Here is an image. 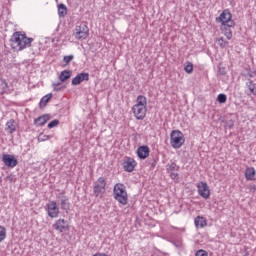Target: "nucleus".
Returning <instances> with one entry per match:
<instances>
[{
  "label": "nucleus",
  "instance_id": "f257e3e1",
  "mask_svg": "<svg viewBox=\"0 0 256 256\" xmlns=\"http://www.w3.org/2000/svg\"><path fill=\"white\" fill-rule=\"evenodd\" d=\"M33 43V38L27 37L21 32H15L10 39V46L14 51H23Z\"/></svg>",
  "mask_w": 256,
  "mask_h": 256
},
{
  "label": "nucleus",
  "instance_id": "f03ea898",
  "mask_svg": "<svg viewBox=\"0 0 256 256\" xmlns=\"http://www.w3.org/2000/svg\"><path fill=\"white\" fill-rule=\"evenodd\" d=\"M132 112L138 121H143L147 115V97L139 95L136 104L132 107Z\"/></svg>",
  "mask_w": 256,
  "mask_h": 256
},
{
  "label": "nucleus",
  "instance_id": "7ed1b4c3",
  "mask_svg": "<svg viewBox=\"0 0 256 256\" xmlns=\"http://www.w3.org/2000/svg\"><path fill=\"white\" fill-rule=\"evenodd\" d=\"M113 197L120 205H127L129 203V195L125 184L117 183L114 185Z\"/></svg>",
  "mask_w": 256,
  "mask_h": 256
},
{
  "label": "nucleus",
  "instance_id": "20e7f679",
  "mask_svg": "<svg viewBox=\"0 0 256 256\" xmlns=\"http://www.w3.org/2000/svg\"><path fill=\"white\" fill-rule=\"evenodd\" d=\"M170 145L173 149H181L185 145V136L181 130H173L171 132Z\"/></svg>",
  "mask_w": 256,
  "mask_h": 256
},
{
  "label": "nucleus",
  "instance_id": "39448f33",
  "mask_svg": "<svg viewBox=\"0 0 256 256\" xmlns=\"http://www.w3.org/2000/svg\"><path fill=\"white\" fill-rule=\"evenodd\" d=\"M107 187V178L99 177L93 185V193L95 197H99L100 199L105 195V191Z\"/></svg>",
  "mask_w": 256,
  "mask_h": 256
},
{
  "label": "nucleus",
  "instance_id": "423d86ee",
  "mask_svg": "<svg viewBox=\"0 0 256 256\" xmlns=\"http://www.w3.org/2000/svg\"><path fill=\"white\" fill-rule=\"evenodd\" d=\"M87 37H89V27H87V24L82 23L79 26H76L75 39L83 41L84 39H87Z\"/></svg>",
  "mask_w": 256,
  "mask_h": 256
},
{
  "label": "nucleus",
  "instance_id": "0eeeda50",
  "mask_svg": "<svg viewBox=\"0 0 256 256\" xmlns=\"http://www.w3.org/2000/svg\"><path fill=\"white\" fill-rule=\"evenodd\" d=\"M233 22V14H231L229 9L223 10L220 16L216 18V23H221V25H224L225 23H230L232 25Z\"/></svg>",
  "mask_w": 256,
  "mask_h": 256
},
{
  "label": "nucleus",
  "instance_id": "6e6552de",
  "mask_svg": "<svg viewBox=\"0 0 256 256\" xmlns=\"http://www.w3.org/2000/svg\"><path fill=\"white\" fill-rule=\"evenodd\" d=\"M198 195L203 199H209L211 197V189H209V185L207 182H199L197 184Z\"/></svg>",
  "mask_w": 256,
  "mask_h": 256
},
{
  "label": "nucleus",
  "instance_id": "1a4fd4ad",
  "mask_svg": "<svg viewBox=\"0 0 256 256\" xmlns=\"http://www.w3.org/2000/svg\"><path fill=\"white\" fill-rule=\"evenodd\" d=\"M46 207L48 217H51V219H57V217H59V206H57L56 201H51L46 204Z\"/></svg>",
  "mask_w": 256,
  "mask_h": 256
},
{
  "label": "nucleus",
  "instance_id": "9d476101",
  "mask_svg": "<svg viewBox=\"0 0 256 256\" xmlns=\"http://www.w3.org/2000/svg\"><path fill=\"white\" fill-rule=\"evenodd\" d=\"M53 229L59 233H65L69 231V222L63 218H60L53 224Z\"/></svg>",
  "mask_w": 256,
  "mask_h": 256
},
{
  "label": "nucleus",
  "instance_id": "9b49d317",
  "mask_svg": "<svg viewBox=\"0 0 256 256\" xmlns=\"http://www.w3.org/2000/svg\"><path fill=\"white\" fill-rule=\"evenodd\" d=\"M58 199L60 201V207L62 211H66V213L71 209V202H69V197L65 196V193L62 192L58 195Z\"/></svg>",
  "mask_w": 256,
  "mask_h": 256
},
{
  "label": "nucleus",
  "instance_id": "f8f14e48",
  "mask_svg": "<svg viewBox=\"0 0 256 256\" xmlns=\"http://www.w3.org/2000/svg\"><path fill=\"white\" fill-rule=\"evenodd\" d=\"M2 161L6 167H10L13 169V167H17V158L11 154H3Z\"/></svg>",
  "mask_w": 256,
  "mask_h": 256
},
{
  "label": "nucleus",
  "instance_id": "ddd939ff",
  "mask_svg": "<svg viewBox=\"0 0 256 256\" xmlns=\"http://www.w3.org/2000/svg\"><path fill=\"white\" fill-rule=\"evenodd\" d=\"M123 169L127 173H133L135 171V167L137 166V162L135 159L128 157L124 162H123Z\"/></svg>",
  "mask_w": 256,
  "mask_h": 256
},
{
  "label": "nucleus",
  "instance_id": "4468645a",
  "mask_svg": "<svg viewBox=\"0 0 256 256\" xmlns=\"http://www.w3.org/2000/svg\"><path fill=\"white\" fill-rule=\"evenodd\" d=\"M83 81H89V73L81 72L72 79V85H81Z\"/></svg>",
  "mask_w": 256,
  "mask_h": 256
},
{
  "label": "nucleus",
  "instance_id": "2eb2a0df",
  "mask_svg": "<svg viewBox=\"0 0 256 256\" xmlns=\"http://www.w3.org/2000/svg\"><path fill=\"white\" fill-rule=\"evenodd\" d=\"M150 153H151V150L147 145L139 146L137 149V156L139 157V159H147Z\"/></svg>",
  "mask_w": 256,
  "mask_h": 256
},
{
  "label": "nucleus",
  "instance_id": "dca6fc26",
  "mask_svg": "<svg viewBox=\"0 0 256 256\" xmlns=\"http://www.w3.org/2000/svg\"><path fill=\"white\" fill-rule=\"evenodd\" d=\"M50 119L51 115L44 114L34 120V125H36V127H43V125H45V123H47V121H49Z\"/></svg>",
  "mask_w": 256,
  "mask_h": 256
},
{
  "label": "nucleus",
  "instance_id": "f3484780",
  "mask_svg": "<svg viewBox=\"0 0 256 256\" xmlns=\"http://www.w3.org/2000/svg\"><path fill=\"white\" fill-rule=\"evenodd\" d=\"M195 227L203 229V227H207V219L203 216H197L194 220Z\"/></svg>",
  "mask_w": 256,
  "mask_h": 256
},
{
  "label": "nucleus",
  "instance_id": "a211bd4d",
  "mask_svg": "<svg viewBox=\"0 0 256 256\" xmlns=\"http://www.w3.org/2000/svg\"><path fill=\"white\" fill-rule=\"evenodd\" d=\"M256 171L253 167L246 168L245 177L247 181H255Z\"/></svg>",
  "mask_w": 256,
  "mask_h": 256
},
{
  "label": "nucleus",
  "instance_id": "6ab92c4d",
  "mask_svg": "<svg viewBox=\"0 0 256 256\" xmlns=\"http://www.w3.org/2000/svg\"><path fill=\"white\" fill-rule=\"evenodd\" d=\"M6 129L8 133H15L17 131V122L14 119H10L6 123Z\"/></svg>",
  "mask_w": 256,
  "mask_h": 256
},
{
  "label": "nucleus",
  "instance_id": "aec40b11",
  "mask_svg": "<svg viewBox=\"0 0 256 256\" xmlns=\"http://www.w3.org/2000/svg\"><path fill=\"white\" fill-rule=\"evenodd\" d=\"M52 97H53V94H52V93H49V94L43 96V97L41 98V100H40V103H39L40 109H45V107H47V103H48L49 101H51Z\"/></svg>",
  "mask_w": 256,
  "mask_h": 256
},
{
  "label": "nucleus",
  "instance_id": "412c9836",
  "mask_svg": "<svg viewBox=\"0 0 256 256\" xmlns=\"http://www.w3.org/2000/svg\"><path fill=\"white\" fill-rule=\"evenodd\" d=\"M179 169H181V167L175 162H170L166 165L167 173H174V171H179Z\"/></svg>",
  "mask_w": 256,
  "mask_h": 256
},
{
  "label": "nucleus",
  "instance_id": "4be33fe9",
  "mask_svg": "<svg viewBox=\"0 0 256 256\" xmlns=\"http://www.w3.org/2000/svg\"><path fill=\"white\" fill-rule=\"evenodd\" d=\"M59 79L61 83H65L68 79H71V71L64 70L60 73Z\"/></svg>",
  "mask_w": 256,
  "mask_h": 256
},
{
  "label": "nucleus",
  "instance_id": "5701e85b",
  "mask_svg": "<svg viewBox=\"0 0 256 256\" xmlns=\"http://www.w3.org/2000/svg\"><path fill=\"white\" fill-rule=\"evenodd\" d=\"M246 86L248 87L250 93L256 97V84L253 82V80L248 79Z\"/></svg>",
  "mask_w": 256,
  "mask_h": 256
},
{
  "label": "nucleus",
  "instance_id": "b1692460",
  "mask_svg": "<svg viewBox=\"0 0 256 256\" xmlns=\"http://www.w3.org/2000/svg\"><path fill=\"white\" fill-rule=\"evenodd\" d=\"M58 15L59 17H65L67 15V6L65 4L58 5Z\"/></svg>",
  "mask_w": 256,
  "mask_h": 256
},
{
  "label": "nucleus",
  "instance_id": "393cba45",
  "mask_svg": "<svg viewBox=\"0 0 256 256\" xmlns=\"http://www.w3.org/2000/svg\"><path fill=\"white\" fill-rule=\"evenodd\" d=\"M235 28V22H232L231 23H225V24H221V31L222 32H225V31H231V29H234Z\"/></svg>",
  "mask_w": 256,
  "mask_h": 256
},
{
  "label": "nucleus",
  "instance_id": "a878e982",
  "mask_svg": "<svg viewBox=\"0 0 256 256\" xmlns=\"http://www.w3.org/2000/svg\"><path fill=\"white\" fill-rule=\"evenodd\" d=\"M7 238V229L3 226H0V243H3Z\"/></svg>",
  "mask_w": 256,
  "mask_h": 256
},
{
  "label": "nucleus",
  "instance_id": "bb28decb",
  "mask_svg": "<svg viewBox=\"0 0 256 256\" xmlns=\"http://www.w3.org/2000/svg\"><path fill=\"white\" fill-rule=\"evenodd\" d=\"M184 71L186 73H188V75H191V73H193V63L191 62H186L185 66H184Z\"/></svg>",
  "mask_w": 256,
  "mask_h": 256
},
{
  "label": "nucleus",
  "instance_id": "cd10ccee",
  "mask_svg": "<svg viewBox=\"0 0 256 256\" xmlns=\"http://www.w3.org/2000/svg\"><path fill=\"white\" fill-rule=\"evenodd\" d=\"M168 174L170 175V179H172V181H174L175 183H179V173L170 172Z\"/></svg>",
  "mask_w": 256,
  "mask_h": 256
},
{
  "label": "nucleus",
  "instance_id": "c85d7f7f",
  "mask_svg": "<svg viewBox=\"0 0 256 256\" xmlns=\"http://www.w3.org/2000/svg\"><path fill=\"white\" fill-rule=\"evenodd\" d=\"M217 101H218V103H221V104L227 103V95H225V94H219V95L217 96Z\"/></svg>",
  "mask_w": 256,
  "mask_h": 256
},
{
  "label": "nucleus",
  "instance_id": "c756f323",
  "mask_svg": "<svg viewBox=\"0 0 256 256\" xmlns=\"http://www.w3.org/2000/svg\"><path fill=\"white\" fill-rule=\"evenodd\" d=\"M49 139H51L50 135H45L43 133L39 134L38 136V141L41 143L43 141H49Z\"/></svg>",
  "mask_w": 256,
  "mask_h": 256
},
{
  "label": "nucleus",
  "instance_id": "7c9ffc66",
  "mask_svg": "<svg viewBox=\"0 0 256 256\" xmlns=\"http://www.w3.org/2000/svg\"><path fill=\"white\" fill-rule=\"evenodd\" d=\"M225 129H233L235 127V121L233 120H227L224 125Z\"/></svg>",
  "mask_w": 256,
  "mask_h": 256
},
{
  "label": "nucleus",
  "instance_id": "2f4dec72",
  "mask_svg": "<svg viewBox=\"0 0 256 256\" xmlns=\"http://www.w3.org/2000/svg\"><path fill=\"white\" fill-rule=\"evenodd\" d=\"M73 59H74L73 55H68V56H64L63 61L64 63H66L65 65H69Z\"/></svg>",
  "mask_w": 256,
  "mask_h": 256
},
{
  "label": "nucleus",
  "instance_id": "473e14b6",
  "mask_svg": "<svg viewBox=\"0 0 256 256\" xmlns=\"http://www.w3.org/2000/svg\"><path fill=\"white\" fill-rule=\"evenodd\" d=\"M59 125V120L55 119L48 123V129H53Z\"/></svg>",
  "mask_w": 256,
  "mask_h": 256
},
{
  "label": "nucleus",
  "instance_id": "72a5a7b5",
  "mask_svg": "<svg viewBox=\"0 0 256 256\" xmlns=\"http://www.w3.org/2000/svg\"><path fill=\"white\" fill-rule=\"evenodd\" d=\"M222 33H223V35H224L228 40L233 39V31H232V30L224 31V32H222Z\"/></svg>",
  "mask_w": 256,
  "mask_h": 256
},
{
  "label": "nucleus",
  "instance_id": "f704fd0d",
  "mask_svg": "<svg viewBox=\"0 0 256 256\" xmlns=\"http://www.w3.org/2000/svg\"><path fill=\"white\" fill-rule=\"evenodd\" d=\"M52 87H53L54 91H62L63 90V88H57V87H61V82L53 83Z\"/></svg>",
  "mask_w": 256,
  "mask_h": 256
},
{
  "label": "nucleus",
  "instance_id": "c9c22d12",
  "mask_svg": "<svg viewBox=\"0 0 256 256\" xmlns=\"http://www.w3.org/2000/svg\"><path fill=\"white\" fill-rule=\"evenodd\" d=\"M195 256H209V254L207 253V251L200 249L195 253Z\"/></svg>",
  "mask_w": 256,
  "mask_h": 256
},
{
  "label": "nucleus",
  "instance_id": "e433bc0d",
  "mask_svg": "<svg viewBox=\"0 0 256 256\" xmlns=\"http://www.w3.org/2000/svg\"><path fill=\"white\" fill-rule=\"evenodd\" d=\"M218 45L223 48L227 45V42H225V39L219 38L218 39Z\"/></svg>",
  "mask_w": 256,
  "mask_h": 256
},
{
  "label": "nucleus",
  "instance_id": "4c0bfd02",
  "mask_svg": "<svg viewBox=\"0 0 256 256\" xmlns=\"http://www.w3.org/2000/svg\"><path fill=\"white\" fill-rule=\"evenodd\" d=\"M218 73L219 75H226L225 67H219L218 68Z\"/></svg>",
  "mask_w": 256,
  "mask_h": 256
},
{
  "label": "nucleus",
  "instance_id": "58836bf2",
  "mask_svg": "<svg viewBox=\"0 0 256 256\" xmlns=\"http://www.w3.org/2000/svg\"><path fill=\"white\" fill-rule=\"evenodd\" d=\"M246 76L249 77L250 79L255 77V75H253L252 73H248Z\"/></svg>",
  "mask_w": 256,
  "mask_h": 256
},
{
  "label": "nucleus",
  "instance_id": "ea45409f",
  "mask_svg": "<svg viewBox=\"0 0 256 256\" xmlns=\"http://www.w3.org/2000/svg\"><path fill=\"white\" fill-rule=\"evenodd\" d=\"M155 165H157V160H153L152 162V167H155Z\"/></svg>",
  "mask_w": 256,
  "mask_h": 256
},
{
  "label": "nucleus",
  "instance_id": "a19ab883",
  "mask_svg": "<svg viewBox=\"0 0 256 256\" xmlns=\"http://www.w3.org/2000/svg\"><path fill=\"white\" fill-rule=\"evenodd\" d=\"M57 89H63V87H61V86H57Z\"/></svg>",
  "mask_w": 256,
  "mask_h": 256
}]
</instances>
